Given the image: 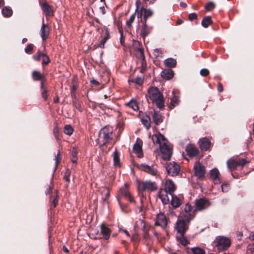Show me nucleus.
Masks as SVG:
<instances>
[{"label": "nucleus", "instance_id": "nucleus-1", "mask_svg": "<svg viewBox=\"0 0 254 254\" xmlns=\"http://www.w3.org/2000/svg\"><path fill=\"white\" fill-rule=\"evenodd\" d=\"M152 140L154 144L159 148L162 158L170 159L172 154V147L165 136L159 132L154 133L152 136Z\"/></svg>", "mask_w": 254, "mask_h": 254}, {"label": "nucleus", "instance_id": "nucleus-2", "mask_svg": "<svg viewBox=\"0 0 254 254\" xmlns=\"http://www.w3.org/2000/svg\"><path fill=\"white\" fill-rule=\"evenodd\" d=\"M148 93L150 99L156 103L158 108H162L164 107V98L157 87L150 88L148 90Z\"/></svg>", "mask_w": 254, "mask_h": 254}, {"label": "nucleus", "instance_id": "nucleus-3", "mask_svg": "<svg viewBox=\"0 0 254 254\" xmlns=\"http://www.w3.org/2000/svg\"><path fill=\"white\" fill-rule=\"evenodd\" d=\"M113 130L109 127L102 128L99 133L97 143L100 147L106 145L112 139Z\"/></svg>", "mask_w": 254, "mask_h": 254}, {"label": "nucleus", "instance_id": "nucleus-4", "mask_svg": "<svg viewBox=\"0 0 254 254\" xmlns=\"http://www.w3.org/2000/svg\"><path fill=\"white\" fill-rule=\"evenodd\" d=\"M213 243L215 247L221 251L228 250L231 245V242L229 238L222 236L216 237Z\"/></svg>", "mask_w": 254, "mask_h": 254}, {"label": "nucleus", "instance_id": "nucleus-5", "mask_svg": "<svg viewBox=\"0 0 254 254\" xmlns=\"http://www.w3.org/2000/svg\"><path fill=\"white\" fill-rule=\"evenodd\" d=\"M137 189L139 192L144 191H154L157 190L158 187L156 183L150 181L144 182H137Z\"/></svg>", "mask_w": 254, "mask_h": 254}, {"label": "nucleus", "instance_id": "nucleus-6", "mask_svg": "<svg viewBox=\"0 0 254 254\" xmlns=\"http://www.w3.org/2000/svg\"><path fill=\"white\" fill-rule=\"evenodd\" d=\"M247 161L246 159H241L239 158H232L227 162L228 168L231 171L235 170L237 167H243Z\"/></svg>", "mask_w": 254, "mask_h": 254}, {"label": "nucleus", "instance_id": "nucleus-7", "mask_svg": "<svg viewBox=\"0 0 254 254\" xmlns=\"http://www.w3.org/2000/svg\"><path fill=\"white\" fill-rule=\"evenodd\" d=\"M134 230L135 232L132 236L134 239H136V237L140 231H142L144 238H146L147 230L144 220L141 219L137 220L135 223Z\"/></svg>", "mask_w": 254, "mask_h": 254}, {"label": "nucleus", "instance_id": "nucleus-8", "mask_svg": "<svg viewBox=\"0 0 254 254\" xmlns=\"http://www.w3.org/2000/svg\"><path fill=\"white\" fill-rule=\"evenodd\" d=\"M127 187V184H125L124 186L122 188H121L119 191L118 199V202L120 204H121V199L122 198H124L130 202L133 201V198L130 195V193L129 192Z\"/></svg>", "mask_w": 254, "mask_h": 254}, {"label": "nucleus", "instance_id": "nucleus-9", "mask_svg": "<svg viewBox=\"0 0 254 254\" xmlns=\"http://www.w3.org/2000/svg\"><path fill=\"white\" fill-rule=\"evenodd\" d=\"M210 205L209 200L205 197L196 199L195 201V210L202 211L208 208Z\"/></svg>", "mask_w": 254, "mask_h": 254}, {"label": "nucleus", "instance_id": "nucleus-10", "mask_svg": "<svg viewBox=\"0 0 254 254\" xmlns=\"http://www.w3.org/2000/svg\"><path fill=\"white\" fill-rule=\"evenodd\" d=\"M139 169L153 176L159 175L156 165H149L145 163H142L139 165Z\"/></svg>", "mask_w": 254, "mask_h": 254}, {"label": "nucleus", "instance_id": "nucleus-11", "mask_svg": "<svg viewBox=\"0 0 254 254\" xmlns=\"http://www.w3.org/2000/svg\"><path fill=\"white\" fill-rule=\"evenodd\" d=\"M166 169L168 174L172 176L178 175L180 170V166L174 162L167 164Z\"/></svg>", "mask_w": 254, "mask_h": 254}, {"label": "nucleus", "instance_id": "nucleus-12", "mask_svg": "<svg viewBox=\"0 0 254 254\" xmlns=\"http://www.w3.org/2000/svg\"><path fill=\"white\" fill-rule=\"evenodd\" d=\"M189 224L182 219H179L176 222L175 229L179 234H185L189 228Z\"/></svg>", "mask_w": 254, "mask_h": 254}, {"label": "nucleus", "instance_id": "nucleus-13", "mask_svg": "<svg viewBox=\"0 0 254 254\" xmlns=\"http://www.w3.org/2000/svg\"><path fill=\"white\" fill-rule=\"evenodd\" d=\"M167 219L162 212L157 214L156 217L155 224L162 228H165L167 225Z\"/></svg>", "mask_w": 254, "mask_h": 254}, {"label": "nucleus", "instance_id": "nucleus-14", "mask_svg": "<svg viewBox=\"0 0 254 254\" xmlns=\"http://www.w3.org/2000/svg\"><path fill=\"white\" fill-rule=\"evenodd\" d=\"M193 169L196 177L199 178H202L205 173V167L199 162H196L194 165Z\"/></svg>", "mask_w": 254, "mask_h": 254}, {"label": "nucleus", "instance_id": "nucleus-15", "mask_svg": "<svg viewBox=\"0 0 254 254\" xmlns=\"http://www.w3.org/2000/svg\"><path fill=\"white\" fill-rule=\"evenodd\" d=\"M176 190V186L173 181L171 179H167L165 183V188L164 190L168 192L170 195L174 193Z\"/></svg>", "mask_w": 254, "mask_h": 254}, {"label": "nucleus", "instance_id": "nucleus-16", "mask_svg": "<svg viewBox=\"0 0 254 254\" xmlns=\"http://www.w3.org/2000/svg\"><path fill=\"white\" fill-rule=\"evenodd\" d=\"M100 227L101 231L100 233L102 234L103 238L106 240H109L111 234V229L104 224H101Z\"/></svg>", "mask_w": 254, "mask_h": 254}, {"label": "nucleus", "instance_id": "nucleus-17", "mask_svg": "<svg viewBox=\"0 0 254 254\" xmlns=\"http://www.w3.org/2000/svg\"><path fill=\"white\" fill-rule=\"evenodd\" d=\"M49 33V27L48 25L44 23V20H43L42 25L40 29V36L42 39L45 41L48 37Z\"/></svg>", "mask_w": 254, "mask_h": 254}, {"label": "nucleus", "instance_id": "nucleus-18", "mask_svg": "<svg viewBox=\"0 0 254 254\" xmlns=\"http://www.w3.org/2000/svg\"><path fill=\"white\" fill-rule=\"evenodd\" d=\"M168 194V192L164 190H160L158 191V196L163 204H167L169 202L170 198Z\"/></svg>", "mask_w": 254, "mask_h": 254}, {"label": "nucleus", "instance_id": "nucleus-19", "mask_svg": "<svg viewBox=\"0 0 254 254\" xmlns=\"http://www.w3.org/2000/svg\"><path fill=\"white\" fill-rule=\"evenodd\" d=\"M219 175V172L217 169L214 168L210 171V177L216 184H219L220 183Z\"/></svg>", "mask_w": 254, "mask_h": 254}, {"label": "nucleus", "instance_id": "nucleus-20", "mask_svg": "<svg viewBox=\"0 0 254 254\" xmlns=\"http://www.w3.org/2000/svg\"><path fill=\"white\" fill-rule=\"evenodd\" d=\"M139 117L142 124L146 127L147 129H149L150 127V119L149 116L145 113L140 112Z\"/></svg>", "mask_w": 254, "mask_h": 254}, {"label": "nucleus", "instance_id": "nucleus-21", "mask_svg": "<svg viewBox=\"0 0 254 254\" xmlns=\"http://www.w3.org/2000/svg\"><path fill=\"white\" fill-rule=\"evenodd\" d=\"M142 140L138 138H137L136 143L134 144L133 147V151L134 153L138 154L139 155V157H141L142 155Z\"/></svg>", "mask_w": 254, "mask_h": 254}, {"label": "nucleus", "instance_id": "nucleus-22", "mask_svg": "<svg viewBox=\"0 0 254 254\" xmlns=\"http://www.w3.org/2000/svg\"><path fill=\"white\" fill-rule=\"evenodd\" d=\"M41 8L46 16H52L54 15V13L51 7L47 2H44L42 3Z\"/></svg>", "mask_w": 254, "mask_h": 254}, {"label": "nucleus", "instance_id": "nucleus-23", "mask_svg": "<svg viewBox=\"0 0 254 254\" xmlns=\"http://www.w3.org/2000/svg\"><path fill=\"white\" fill-rule=\"evenodd\" d=\"M199 144L201 150H207L210 146L211 142L208 138L204 137L199 140Z\"/></svg>", "mask_w": 254, "mask_h": 254}, {"label": "nucleus", "instance_id": "nucleus-24", "mask_svg": "<svg viewBox=\"0 0 254 254\" xmlns=\"http://www.w3.org/2000/svg\"><path fill=\"white\" fill-rule=\"evenodd\" d=\"M176 239L178 242L183 246L190 244V241L185 236V234H179V236H177Z\"/></svg>", "mask_w": 254, "mask_h": 254}, {"label": "nucleus", "instance_id": "nucleus-25", "mask_svg": "<svg viewBox=\"0 0 254 254\" xmlns=\"http://www.w3.org/2000/svg\"><path fill=\"white\" fill-rule=\"evenodd\" d=\"M152 119L154 123L158 125L163 121V118L159 112L155 111L152 115Z\"/></svg>", "mask_w": 254, "mask_h": 254}, {"label": "nucleus", "instance_id": "nucleus-26", "mask_svg": "<svg viewBox=\"0 0 254 254\" xmlns=\"http://www.w3.org/2000/svg\"><path fill=\"white\" fill-rule=\"evenodd\" d=\"M141 22L142 23V28L140 32V34L143 38H144L150 33L151 28L147 26L145 21H142Z\"/></svg>", "mask_w": 254, "mask_h": 254}, {"label": "nucleus", "instance_id": "nucleus-27", "mask_svg": "<svg viewBox=\"0 0 254 254\" xmlns=\"http://www.w3.org/2000/svg\"><path fill=\"white\" fill-rule=\"evenodd\" d=\"M186 151L187 154L190 157L195 156L198 154V150L191 146H187L186 148Z\"/></svg>", "mask_w": 254, "mask_h": 254}, {"label": "nucleus", "instance_id": "nucleus-28", "mask_svg": "<svg viewBox=\"0 0 254 254\" xmlns=\"http://www.w3.org/2000/svg\"><path fill=\"white\" fill-rule=\"evenodd\" d=\"M171 196L172 199L171 200V204L174 208L179 207L181 204V200L176 196L174 195V193Z\"/></svg>", "mask_w": 254, "mask_h": 254}, {"label": "nucleus", "instance_id": "nucleus-29", "mask_svg": "<svg viewBox=\"0 0 254 254\" xmlns=\"http://www.w3.org/2000/svg\"><path fill=\"white\" fill-rule=\"evenodd\" d=\"M174 72L172 69H164L161 72V76L166 79H170L173 77Z\"/></svg>", "mask_w": 254, "mask_h": 254}, {"label": "nucleus", "instance_id": "nucleus-30", "mask_svg": "<svg viewBox=\"0 0 254 254\" xmlns=\"http://www.w3.org/2000/svg\"><path fill=\"white\" fill-rule=\"evenodd\" d=\"M177 64L176 61L173 58H168L164 61L165 65L169 67H174Z\"/></svg>", "mask_w": 254, "mask_h": 254}, {"label": "nucleus", "instance_id": "nucleus-31", "mask_svg": "<svg viewBox=\"0 0 254 254\" xmlns=\"http://www.w3.org/2000/svg\"><path fill=\"white\" fill-rule=\"evenodd\" d=\"M101 194L102 195V199L103 201H105L110 196V190L106 188H103L101 190Z\"/></svg>", "mask_w": 254, "mask_h": 254}, {"label": "nucleus", "instance_id": "nucleus-32", "mask_svg": "<svg viewBox=\"0 0 254 254\" xmlns=\"http://www.w3.org/2000/svg\"><path fill=\"white\" fill-rule=\"evenodd\" d=\"M143 19L142 21H145L146 22V19L151 17L153 15V11L151 9H146L143 7Z\"/></svg>", "mask_w": 254, "mask_h": 254}, {"label": "nucleus", "instance_id": "nucleus-33", "mask_svg": "<svg viewBox=\"0 0 254 254\" xmlns=\"http://www.w3.org/2000/svg\"><path fill=\"white\" fill-rule=\"evenodd\" d=\"M32 76L33 80L42 81L44 78V75L40 72L34 70L32 73Z\"/></svg>", "mask_w": 254, "mask_h": 254}, {"label": "nucleus", "instance_id": "nucleus-34", "mask_svg": "<svg viewBox=\"0 0 254 254\" xmlns=\"http://www.w3.org/2000/svg\"><path fill=\"white\" fill-rule=\"evenodd\" d=\"M2 14L4 17H9L12 14V10L9 7L5 6L2 9Z\"/></svg>", "mask_w": 254, "mask_h": 254}, {"label": "nucleus", "instance_id": "nucleus-35", "mask_svg": "<svg viewBox=\"0 0 254 254\" xmlns=\"http://www.w3.org/2000/svg\"><path fill=\"white\" fill-rule=\"evenodd\" d=\"M195 213H185L183 214V218L182 219L190 223V222L193 219Z\"/></svg>", "mask_w": 254, "mask_h": 254}, {"label": "nucleus", "instance_id": "nucleus-36", "mask_svg": "<svg viewBox=\"0 0 254 254\" xmlns=\"http://www.w3.org/2000/svg\"><path fill=\"white\" fill-rule=\"evenodd\" d=\"M179 97L174 95L171 99V102L169 105V108L171 109H173L176 105H178L179 103Z\"/></svg>", "mask_w": 254, "mask_h": 254}, {"label": "nucleus", "instance_id": "nucleus-37", "mask_svg": "<svg viewBox=\"0 0 254 254\" xmlns=\"http://www.w3.org/2000/svg\"><path fill=\"white\" fill-rule=\"evenodd\" d=\"M109 38H110L109 31H108V29H106L105 36L104 37V38L101 41V42L99 44V46L101 48H104L105 44L106 43L107 41L109 39Z\"/></svg>", "mask_w": 254, "mask_h": 254}, {"label": "nucleus", "instance_id": "nucleus-38", "mask_svg": "<svg viewBox=\"0 0 254 254\" xmlns=\"http://www.w3.org/2000/svg\"><path fill=\"white\" fill-rule=\"evenodd\" d=\"M212 22L211 17L207 16L203 18L201 21V25L204 27L207 28L209 24Z\"/></svg>", "mask_w": 254, "mask_h": 254}, {"label": "nucleus", "instance_id": "nucleus-39", "mask_svg": "<svg viewBox=\"0 0 254 254\" xmlns=\"http://www.w3.org/2000/svg\"><path fill=\"white\" fill-rule=\"evenodd\" d=\"M193 254H205V250L198 247H192L190 249Z\"/></svg>", "mask_w": 254, "mask_h": 254}, {"label": "nucleus", "instance_id": "nucleus-40", "mask_svg": "<svg viewBox=\"0 0 254 254\" xmlns=\"http://www.w3.org/2000/svg\"><path fill=\"white\" fill-rule=\"evenodd\" d=\"M73 131V127L69 125H66L64 127V132L65 134L71 135Z\"/></svg>", "mask_w": 254, "mask_h": 254}, {"label": "nucleus", "instance_id": "nucleus-41", "mask_svg": "<svg viewBox=\"0 0 254 254\" xmlns=\"http://www.w3.org/2000/svg\"><path fill=\"white\" fill-rule=\"evenodd\" d=\"M127 106L134 111L138 110V105L136 101L131 100L128 103Z\"/></svg>", "mask_w": 254, "mask_h": 254}, {"label": "nucleus", "instance_id": "nucleus-42", "mask_svg": "<svg viewBox=\"0 0 254 254\" xmlns=\"http://www.w3.org/2000/svg\"><path fill=\"white\" fill-rule=\"evenodd\" d=\"M113 160L114 165L117 167H120V157L117 151L114 153Z\"/></svg>", "mask_w": 254, "mask_h": 254}, {"label": "nucleus", "instance_id": "nucleus-43", "mask_svg": "<svg viewBox=\"0 0 254 254\" xmlns=\"http://www.w3.org/2000/svg\"><path fill=\"white\" fill-rule=\"evenodd\" d=\"M184 211L185 213H195L196 211L195 210V209H193L192 206L190 204L187 203L184 207Z\"/></svg>", "mask_w": 254, "mask_h": 254}, {"label": "nucleus", "instance_id": "nucleus-44", "mask_svg": "<svg viewBox=\"0 0 254 254\" xmlns=\"http://www.w3.org/2000/svg\"><path fill=\"white\" fill-rule=\"evenodd\" d=\"M72 103L74 105V106L80 112H81L82 111V108L80 102L79 101L78 99L75 100L74 101L72 102Z\"/></svg>", "mask_w": 254, "mask_h": 254}, {"label": "nucleus", "instance_id": "nucleus-45", "mask_svg": "<svg viewBox=\"0 0 254 254\" xmlns=\"http://www.w3.org/2000/svg\"><path fill=\"white\" fill-rule=\"evenodd\" d=\"M45 54L39 51L37 53L33 56V58L35 61H39L43 57Z\"/></svg>", "mask_w": 254, "mask_h": 254}, {"label": "nucleus", "instance_id": "nucleus-46", "mask_svg": "<svg viewBox=\"0 0 254 254\" xmlns=\"http://www.w3.org/2000/svg\"><path fill=\"white\" fill-rule=\"evenodd\" d=\"M42 58V64L43 66H44L45 65L48 64L50 62V60L49 57L45 54L44 55V56H43V57Z\"/></svg>", "mask_w": 254, "mask_h": 254}, {"label": "nucleus", "instance_id": "nucleus-47", "mask_svg": "<svg viewBox=\"0 0 254 254\" xmlns=\"http://www.w3.org/2000/svg\"><path fill=\"white\" fill-rule=\"evenodd\" d=\"M135 17V12L132 14L129 17L128 20L127 21L126 24L128 27H130L131 26V24L134 21Z\"/></svg>", "mask_w": 254, "mask_h": 254}, {"label": "nucleus", "instance_id": "nucleus-48", "mask_svg": "<svg viewBox=\"0 0 254 254\" xmlns=\"http://www.w3.org/2000/svg\"><path fill=\"white\" fill-rule=\"evenodd\" d=\"M70 173H71V172L68 169H67L64 173V180L66 182H67L68 183H69L70 182L69 176H70Z\"/></svg>", "mask_w": 254, "mask_h": 254}, {"label": "nucleus", "instance_id": "nucleus-49", "mask_svg": "<svg viewBox=\"0 0 254 254\" xmlns=\"http://www.w3.org/2000/svg\"><path fill=\"white\" fill-rule=\"evenodd\" d=\"M53 133L55 138L58 140L60 137L59 129L57 126L54 127L53 129Z\"/></svg>", "mask_w": 254, "mask_h": 254}, {"label": "nucleus", "instance_id": "nucleus-50", "mask_svg": "<svg viewBox=\"0 0 254 254\" xmlns=\"http://www.w3.org/2000/svg\"><path fill=\"white\" fill-rule=\"evenodd\" d=\"M215 4L213 2H209L207 3L205 6V9L207 11H210L214 8Z\"/></svg>", "mask_w": 254, "mask_h": 254}, {"label": "nucleus", "instance_id": "nucleus-51", "mask_svg": "<svg viewBox=\"0 0 254 254\" xmlns=\"http://www.w3.org/2000/svg\"><path fill=\"white\" fill-rule=\"evenodd\" d=\"M33 49V45L32 44H28L26 48L25 49V52L27 54H31Z\"/></svg>", "mask_w": 254, "mask_h": 254}, {"label": "nucleus", "instance_id": "nucleus-52", "mask_svg": "<svg viewBox=\"0 0 254 254\" xmlns=\"http://www.w3.org/2000/svg\"><path fill=\"white\" fill-rule=\"evenodd\" d=\"M71 161L73 163H76L77 162V153L76 151L73 149L72 151V159Z\"/></svg>", "mask_w": 254, "mask_h": 254}, {"label": "nucleus", "instance_id": "nucleus-53", "mask_svg": "<svg viewBox=\"0 0 254 254\" xmlns=\"http://www.w3.org/2000/svg\"><path fill=\"white\" fill-rule=\"evenodd\" d=\"M209 73V71L206 68H203L200 70V74L202 76H206Z\"/></svg>", "mask_w": 254, "mask_h": 254}, {"label": "nucleus", "instance_id": "nucleus-54", "mask_svg": "<svg viewBox=\"0 0 254 254\" xmlns=\"http://www.w3.org/2000/svg\"><path fill=\"white\" fill-rule=\"evenodd\" d=\"M55 162H56V168H57L58 164L60 162L61 158L60 156V152L59 151L57 155L55 156Z\"/></svg>", "mask_w": 254, "mask_h": 254}, {"label": "nucleus", "instance_id": "nucleus-55", "mask_svg": "<svg viewBox=\"0 0 254 254\" xmlns=\"http://www.w3.org/2000/svg\"><path fill=\"white\" fill-rule=\"evenodd\" d=\"M222 191L227 192L229 189V185L228 184H223L221 185Z\"/></svg>", "mask_w": 254, "mask_h": 254}, {"label": "nucleus", "instance_id": "nucleus-56", "mask_svg": "<svg viewBox=\"0 0 254 254\" xmlns=\"http://www.w3.org/2000/svg\"><path fill=\"white\" fill-rule=\"evenodd\" d=\"M135 12L137 13V18H141L142 14H143V7H141L139 10H136Z\"/></svg>", "mask_w": 254, "mask_h": 254}, {"label": "nucleus", "instance_id": "nucleus-57", "mask_svg": "<svg viewBox=\"0 0 254 254\" xmlns=\"http://www.w3.org/2000/svg\"><path fill=\"white\" fill-rule=\"evenodd\" d=\"M143 80L144 79L142 77H137L135 78V83L137 84L140 85L143 83Z\"/></svg>", "mask_w": 254, "mask_h": 254}, {"label": "nucleus", "instance_id": "nucleus-58", "mask_svg": "<svg viewBox=\"0 0 254 254\" xmlns=\"http://www.w3.org/2000/svg\"><path fill=\"white\" fill-rule=\"evenodd\" d=\"M197 17V15L196 14L194 13H191L189 15V18L190 20H192L193 19H196Z\"/></svg>", "mask_w": 254, "mask_h": 254}, {"label": "nucleus", "instance_id": "nucleus-59", "mask_svg": "<svg viewBox=\"0 0 254 254\" xmlns=\"http://www.w3.org/2000/svg\"><path fill=\"white\" fill-rule=\"evenodd\" d=\"M42 97L44 99H46L47 98V91L45 89H43V90L42 93Z\"/></svg>", "mask_w": 254, "mask_h": 254}, {"label": "nucleus", "instance_id": "nucleus-60", "mask_svg": "<svg viewBox=\"0 0 254 254\" xmlns=\"http://www.w3.org/2000/svg\"><path fill=\"white\" fill-rule=\"evenodd\" d=\"M58 203V200L57 199V196L54 199L52 203V205L54 207H55Z\"/></svg>", "mask_w": 254, "mask_h": 254}, {"label": "nucleus", "instance_id": "nucleus-61", "mask_svg": "<svg viewBox=\"0 0 254 254\" xmlns=\"http://www.w3.org/2000/svg\"><path fill=\"white\" fill-rule=\"evenodd\" d=\"M154 55L156 57H159L160 54V50L158 49H156L154 50Z\"/></svg>", "mask_w": 254, "mask_h": 254}, {"label": "nucleus", "instance_id": "nucleus-62", "mask_svg": "<svg viewBox=\"0 0 254 254\" xmlns=\"http://www.w3.org/2000/svg\"><path fill=\"white\" fill-rule=\"evenodd\" d=\"M71 96L72 102L75 100L78 99L76 98L75 92H71Z\"/></svg>", "mask_w": 254, "mask_h": 254}, {"label": "nucleus", "instance_id": "nucleus-63", "mask_svg": "<svg viewBox=\"0 0 254 254\" xmlns=\"http://www.w3.org/2000/svg\"><path fill=\"white\" fill-rule=\"evenodd\" d=\"M119 231L120 232H124L125 234H126V235L128 237H130V235L128 233V232L126 230H124V229H119Z\"/></svg>", "mask_w": 254, "mask_h": 254}, {"label": "nucleus", "instance_id": "nucleus-64", "mask_svg": "<svg viewBox=\"0 0 254 254\" xmlns=\"http://www.w3.org/2000/svg\"><path fill=\"white\" fill-rule=\"evenodd\" d=\"M217 90L219 92H221L223 91L222 85L220 83H218L217 85Z\"/></svg>", "mask_w": 254, "mask_h": 254}]
</instances>
